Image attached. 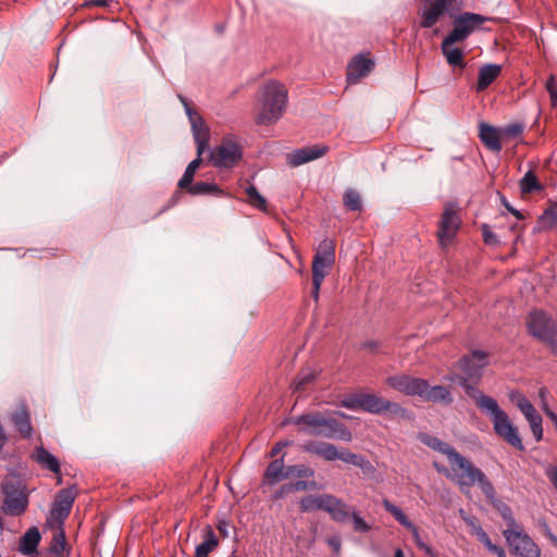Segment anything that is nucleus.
<instances>
[{
  "label": "nucleus",
  "mask_w": 557,
  "mask_h": 557,
  "mask_svg": "<svg viewBox=\"0 0 557 557\" xmlns=\"http://www.w3.org/2000/svg\"><path fill=\"white\" fill-rule=\"evenodd\" d=\"M186 189L191 196L211 194L222 196L224 194L223 190L216 184L207 182H197L195 184L191 183Z\"/></svg>",
  "instance_id": "obj_33"
},
{
  "label": "nucleus",
  "mask_w": 557,
  "mask_h": 557,
  "mask_svg": "<svg viewBox=\"0 0 557 557\" xmlns=\"http://www.w3.org/2000/svg\"><path fill=\"white\" fill-rule=\"evenodd\" d=\"M327 544L333 548L335 554H339L342 548V541L338 535L331 536L326 540Z\"/></svg>",
  "instance_id": "obj_53"
},
{
  "label": "nucleus",
  "mask_w": 557,
  "mask_h": 557,
  "mask_svg": "<svg viewBox=\"0 0 557 557\" xmlns=\"http://www.w3.org/2000/svg\"><path fill=\"white\" fill-rule=\"evenodd\" d=\"M330 494H321V495H308L301 498L300 500V510L302 512H310L314 510H325V505L327 502Z\"/></svg>",
  "instance_id": "obj_32"
},
{
  "label": "nucleus",
  "mask_w": 557,
  "mask_h": 557,
  "mask_svg": "<svg viewBox=\"0 0 557 557\" xmlns=\"http://www.w3.org/2000/svg\"><path fill=\"white\" fill-rule=\"evenodd\" d=\"M459 225L460 219L457 212L453 208H446L442 215L440 228L437 232L442 246L453 240L459 228Z\"/></svg>",
  "instance_id": "obj_19"
},
{
  "label": "nucleus",
  "mask_w": 557,
  "mask_h": 557,
  "mask_svg": "<svg viewBox=\"0 0 557 557\" xmlns=\"http://www.w3.org/2000/svg\"><path fill=\"white\" fill-rule=\"evenodd\" d=\"M216 30H218V33L222 34L224 32V26L223 25H218L216 26Z\"/></svg>",
  "instance_id": "obj_64"
},
{
  "label": "nucleus",
  "mask_w": 557,
  "mask_h": 557,
  "mask_svg": "<svg viewBox=\"0 0 557 557\" xmlns=\"http://www.w3.org/2000/svg\"><path fill=\"white\" fill-rule=\"evenodd\" d=\"M499 513L503 520L506 522L507 528L505 530H519L522 528L519 523H517L516 519L513 518L511 508L508 505L503 504L499 508Z\"/></svg>",
  "instance_id": "obj_44"
},
{
  "label": "nucleus",
  "mask_w": 557,
  "mask_h": 557,
  "mask_svg": "<svg viewBox=\"0 0 557 557\" xmlns=\"http://www.w3.org/2000/svg\"><path fill=\"white\" fill-rule=\"evenodd\" d=\"M11 421L24 438H32L34 428L30 421V412L25 401L17 404L14 412L11 414Z\"/></svg>",
  "instance_id": "obj_22"
},
{
  "label": "nucleus",
  "mask_w": 557,
  "mask_h": 557,
  "mask_svg": "<svg viewBox=\"0 0 557 557\" xmlns=\"http://www.w3.org/2000/svg\"><path fill=\"white\" fill-rule=\"evenodd\" d=\"M219 541L213 530L208 527L205 541L196 546L195 557H208V555L218 546Z\"/></svg>",
  "instance_id": "obj_34"
},
{
  "label": "nucleus",
  "mask_w": 557,
  "mask_h": 557,
  "mask_svg": "<svg viewBox=\"0 0 557 557\" xmlns=\"http://www.w3.org/2000/svg\"><path fill=\"white\" fill-rule=\"evenodd\" d=\"M307 453L317 455L326 461L342 460L346 463L360 468L363 473L372 474L375 471L373 465L364 456L349 451L338 450L334 444L319 441H307L301 445Z\"/></svg>",
  "instance_id": "obj_4"
},
{
  "label": "nucleus",
  "mask_w": 557,
  "mask_h": 557,
  "mask_svg": "<svg viewBox=\"0 0 557 557\" xmlns=\"http://www.w3.org/2000/svg\"><path fill=\"white\" fill-rule=\"evenodd\" d=\"M453 0H425L424 5L419 10V27L432 28L448 12Z\"/></svg>",
  "instance_id": "obj_14"
},
{
  "label": "nucleus",
  "mask_w": 557,
  "mask_h": 557,
  "mask_svg": "<svg viewBox=\"0 0 557 557\" xmlns=\"http://www.w3.org/2000/svg\"><path fill=\"white\" fill-rule=\"evenodd\" d=\"M366 348H369L371 350H374L377 348L379 344L376 342H367L363 345Z\"/></svg>",
  "instance_id": "obj_61"
},
{
  "label": "nucleus",
  "mask_w": 557,
  "mask_h": 557,
  "mask_svg": "<svg viewBox=\"0 0 557 557\" xmlns=\"http://www.w3.org/2000/svg\"><path fill=\"white\" fill-rule=\"evenodd\" d=\"M382 505L384 509L389 512L399 524L412 532L419 548L423 549L425 554H433L432 548L420 540L418 528L408 519V517L398 506L389 502L387 498H383Z\"/></svg>",
  "instance_id": "obj_17"
},
{
  "label": "nucleus",
  "mask_w": 557,
  "mask_h": 557,
  "mask_svg": "<svg viewBox=\"0 0 557 557\" xmlns=\"http://www.w3.org/2000/svg\"><path fill=\"white\" fill-rule=\"evenodd\" d=\"M292 493L289 483L282 485L273 495V499L277 500Z\"/></svg>",
  "instance_id": "obj_54"
},
{
  "label": "nucleus",
  "mask_w": 557,
  "mask_h": 557,
  "mask_svg": "<svg viewBox=\"0 0 557 557\" xmlns=\"http://www.w3.org/2000/svg\"><path fill=\"white\" fill-rule=\"evenodd\" d=\"M460 42L459 40L450 39V36H446L441 42V50L444 54L446 62L456 69L463 70L466 62L463 59V52L460 48L454 47V44Z\"/></svg>",
  "instance_id": "obj_24"
},
{
  "label": "nucleus",
  "mask_w": 557,
  "mask_h": 557,
  "mask_svg": "<svg viewBox=\"0 0 557 557\" xmlns=\"http://www.w3.org/2000/svg\"><path fill=\"white\" fill-rule=\"evenodd\" d=\"M545 88L549 94L550 102L553 107L557 106V83L554 75H550L545 84Z\"/></svg>",
  "instance_id": "obj_50"
},
{
  "label": "nucleus",
  "mask_w": 557,
  "mask_h": 557,
  "mask_svg": "<svg viewBox=\"0 0 557 557\" xmlns=\"http://www.w3.org/2000/svg\"><path fill=\"white\" fill-rule=\"evenodd\" d=\"M41 540L40 532L37 527L29 528L20 540L18 550L21 554L28 556L37 553L39 542Z\"/></svg>",
  "instance_id": "obj_29"
},
{
  "label": "nucleus",
  "mask_w": 557,
  "mask_h": 557,
  "mask_svg": "<svg viewBox=\"0 0 557 557\" xmlns=\"http://www.w3.org/2000/svg\"><path fill=\"white\" fill-rule=\"evenodd\" d=\"M426 380L406 374L394 375L386 379V384L392 388L407 395L422 398Z\"/></svg>",
  "instance_id": "obj_15"
},
{
  "label": "nucleus",
  "mask_w": 557,
  "mask_h": 557,
  "mask_svg": "<svg viewBox=\"0 0 557 557\" xmlns=\"http://www.w3.org/2000/svg\"><path fill=\"white\" fill-rule=\"evenodd\" d=\"M362 410L374 414L388 411L391 414L405 420L412 419V412L407 408H404L397 403L389 401L374 394L362 393Z\"/></svg>",
  "instance_id": "obj_11"
},
{
  "label": "nucleus",
  "mask_w": 557,
  "mask_h": 557,
  "mask_svg": "<svg viewBox=\"0 0 557 557\" xmlns=\"http://www.w3.org/2000/svg\"><path fill=\"white\" fill-rule=\"evenodd\" d=\"M290 485V488H292V493L293 492H299V491H306L307 488L311 487H315V482H311V483H308L306 481H297V482H294V483H289Z\"/></svg>",
  "instance_id": "obj_52"
},
{
  "label": "nucleus",
  "mask_w": 557,
  "mask_h": 557,
  "mask_svg": "<svg viewBox=\"0 0 557 557\" xmlns=\"http://www.w3.org/2000/svg\"><path fill=\"white\" fill-rule=\"evenodd\" d=\"M323 419L324 414L320 412H311L295 417L293 418L292 422L296 425H300L301 432L309 435L319 436Z\"/></svg>",
  "instance_id": "obj_26"
},
{
  "label": "nucleus",
  "mask_w": 557,
  "mask_h": 557,
  "mask_svg": "<svg viewBox=\"0 0 557 557\" xmlns=\"http://www.w3.org/2000/svg\"><path fill=\"white\" fill-rule=\"evenodd\" d=\"M548 416L553 420L555 428L557 429V414L554 412H549Z\"/></svg>",
  "instance_id": "obj_63"
},
{
  "label": "nucleus",
  "mask_w": 557,
  "mask_h": 557,
  "mask_svg": "<svg viewBox=\"0 0 557 557\" xmlns=\"http://www.w3.org/2000/svg\"><path fill=\"white\" fill-rule=\"evenodd\" d=\"M487 363V354L479 349L463 356L458 362L460 370L470 379H480Z\"/></svg>",
  "instance_id": "obj_16"
},
{
  "label": "nucleus",
  "mask_w": 557,
  "mask_h": 557,
  "mask_svg": "<svg viewBox=\"0 0 557 557\" xmlns=\"http://www.w3.org/2000/svg\"><path fill=\"white\" fill-rule=\"evenodd\" d=\"M422 400L434 404H441L444 406H450L454 401L453 394L449 387L444 385L431 386L429 382L425 383V388L422 394Z\"/></svg>",
  "instance_id": "obj_23"
},
{
  "label": "nucleus",
  "mask_w": 557,
  "mask_h": 557,
  "mask_svg": "<svg viewBox=\"0 0 557 557\" xmlns=\"http://www.w3.org/2000/svg\"><path fill=\"white\" fill-rule=\"evenodd\" d=\"M1 488L4 495L1 507L2 511L14 517L23 515L28 506V496L22 481L17 478L9 476L3 482Z\"/></svg>",
  "instance_id": "obj_6"
},
{
  "label": "nucleus",
  "mask_w": 557,
  "mask_h": 557,
  "mask_svg": "<svg viewBox=\"0 0 557 557\" xmlns=\"http://www.w3.org/2000/svg\"><path fill=\"white\" fill-rule=\"evenodd\" d=\"M335 243L324 238L318 246L312 260V281L323 282L335 263Z\"/></svg>",
  "instance_id": "obj_8"
},
{
  "label": "nucleus",
  "mask_w": 557,
  "mask_h": 557,
  "mask_svg": "<svg viewBox=\"0 0 557 557\" xmlns=\"http://www.w3.org/2000/svg\"><path fill=\"white\" fill-rule=\"evenodd\" d=\"M322 284H323V282H321V281H312L311 297L313 298V300L315 302L319 300L320 289H321Z\"/></svg>",
  "instance_id": "obj_55"
},
{
  "label": "nucleus",
  "mask_w": 557,
  "mask_h": 557,
  "mask_svg": "<svg viewBox=\"0 0 557 557\" xmlns=\"http://www.w3.org/2000/svg\"><path fill=\"white\" fill-rule=\"evenodd\" d=\"M503 203L506 207V209L510 213H512L518 220H522L524 218L523 214L519 210H517L513 207H511L505 199H504Z\"/></svg>",
  "instance_id": "obj_58"
},
{
  "label": "nucleus",
  "mask_w": 557,
  "mask_h": 557,
  "mask_svg": "<svg viewBox=\"0 0 557 557\" xmlns=\"http://www.w3.org/2000/svg\"><path fill=\"white\" fill-rule=\"evenodd\" d=\"M529 333L546 343L557 356V331L554 320L543 311H533L528 318Z\"/></svg>",
  "instance_id": "obj_7"
},
{
  "label": "nucleus",
  "mask_w": 557,
  "mask_h": 557,
  "mask_svg": "<svg viewBox=\"0 0 557 557\" xmlns=\"http://www.w3.org/2000/svg\"><path fill=\"white\" fill-rule=\"evenodd\" d=\"M32 459L42 469L49 470L54 474L61 473V467L58 458L49 453L42 446H37L32 453Z\"/></svg>",
  "instance_id": "obj_27"
},
{
  "label": "nucleus",
  "mask_w": 557,
  "mask_h": 557,
  "mask_svg": "<svg viewBox=\"0 0 557 557\" xmlns=\"http://www.w3.org/2000/svg\"><path fill=\"white\" fill-rule=\"evenodd\" d=\"M503 535L506 543L511 548L512 554L519 557L542 556L539 545L522 528L519 530H504Z\"/></svg>",
  "instance_id": "obj_9"
},
{
  "label": "nucleus",
  "mask_w": 557,
  "mask_h": 557,
  "mask_svg": "<svg viewBox=\"0 0 557 557\" xmlns=\"http://www.w3.org/2000/svg\"><path fill=\"white\" fill-rule=\"evenodd\" d=\"M541 224L546 228L557 226V202L550 205L542 214Z\"/></svg>",
  "instance_id": "obj_43"
},
{
  "label": "nucleus",
  "mask_w": 557,
  "mask_h": 557,
  "mask_svg": "<svg viewBox=\"0 0 557 557\" xmlns=\"http://www.w3.org/2000/svg\"><path fill=\"white\" fill-rule=\"evenodd\" d=\"M243 157L242 146L232 137H225L210 151V160L216 168H233Z\"/></svg>",
  "instance_id": "obj_10"
},
{
  "label": "nucleus",
  "mask_w": 557,
  "mask_h": 557,
  "mask_svg": "<svg viewBox=\"0 0 557 557\" xmlns=\"http://www.w3.org/2000/svg\"><path fill=\"white\" fill-rule=\"evenodd\" d=\"M324 511L338 523H345L351 519L352 530L357 533H367L372 529V524L366 521L360 511L352 509L351 506L334 495H329Z\"/></svg>",
  "instance_id": "obj_5"
},
{
  "label": "nucleus",
  "mask_w": 557,
  "mask_h": 557,
  "mask_svg": "<svg viewBox=\"0 0 557 557\" xmlns=\"http://www.w3.org/2000/svg\"><path fill=\"white\" fill-rule=\"evenodd\" d=\"M314 380V372L311 369H305L299 372L295 381L293 382V389L300 392Z\"/></svg>",
  "instance_id": "obj_42"
},
{
  "label": "nucleus",
  "mask_w": 557,
  "mask_h": 557,
  "mask_svg": "<svg viewBox=\"0 0 557 557\" xmlns=\"http://www.w3.org/2000/svg\"><path fill=\"white\" fill-rule=\"evenodd\" d=\"M487 21V17L471 12H463L454 18L453 30L448 34L450 39L463 41L473 32L480 28V26Z\"/></svg>",
  "instance_id": "obj_13"
},
{
  "label": "nucleus",
  "mask_w": 557,
  "mask_h": 557,
  "mask_svg": "<svg viewBox=\"0 0 557 557\" xmlns=\"http://www.w3.org/2000/svg\"><path fill=\"white\" fill-rule=\"evenodd\" d=\"M548 478L555 488H557V468H555L549 474Z\"/></svg>",
  "instance_id": "obj_59"
},
{
  "label": "nucleus",
  "mask_w": 557,
  "mask_h": 557,
  "mask_svg": "<svg viewBox=\"0 0 557 557\" xmlns=\"http://www.w3.org/2000/svg\"><path fill=\"white\" fill-rule=\"evenodd\" d=\"M468 376H449L450 382L457 381L466 394L471 397L479 410L485 414L493 424L495 434L513 448L523 451L524 445L520 436L518 426L515 425L508 413L503 410L497 400L483 394L469 383Z\"/></svg>",
  "instance_id": "obj_1"
},
{
  "label": "nucleus",
  "mask_w": 557,
  "mask_h": 557,
  "mask_svg": "<svg viewBox=\"0 0 557 557\" xmlns=\"http://www.w3.org/2000/svg\"><path fill=\"white\" fill-rule=\"evenodd\" d=\"M286 471L289 476H299V478H311L314 475V470L305 465H294L286 467Z\"/></svg>",
  "instance_id": "obj_45"
},
{
  "label": "nucleus",
  "mask_w": 557,
  "mask_h": 557,
  "mask_svg": "<svg viewBox=\"0 0 557 557\" xmlns=\"http://www.w3.org/2000/svg\"><path fill=\"white\" fill-rule=\"evenodd\" d=\"M393 557H405V554L401 548H397Z\"/></svg>",
  "instance_id": "obj_62"
},
{
  "label": "nucleus",
  "mask_w": 557,
  "mask_h": 557,
  "mask_svg": "<svg viewBox=\"0 0 557 557\" xmlns=\"http://www.w3.org/2000/svg\"><path fill=\"white\" fill-rule=\"evenodd\" d=\"M467 524L471 528L472 533L476 535L478 540L488 548L493 543L487 533L479 525L473 518L463 517Z\"/></svg>",
  "instance_id": "obj_40"
},
{
  "label": "nucleus",
  "mask_w": 557,
  "mask_h": 557,
  "mask_svg": "<svg viewBox=\"0 0 557 557\" xmlns=\"http://www.w3.org/2000/svg\"><path fill=\"white\" fill-rule=\"evenodd\" d=\"M57 531L53 535L51 550L55 554H61L65 546V533L63 527L54 528Z\"/></svg>",
  "instance_id": "obj_46"
},
{
  "label": "nucleus",
  "mask_w": 557,
  "mask_h": 557,
  "mask_svg": "<svg viewBox=\"0 0 557 557\" xmlns=\"http://www.w3.org/2000/svg\"><path fill=\"white\" fill-rule=\"evenodd\" d=\"M342 406L350 410H362V393H357L345 397Z\"/></svg>",
  "instance_id": "obj_47"
},
{
  "label": "nucleus",
  "mask_w": 557,
  "mask_h": 557,
  "mask_svg": "<svg viewBox=\"0 0 557 557\" xmlns=\"http://www.w3.org/2000/svg\"><path fill=\"white\" fill-rule=\"evenodd\" d=\"M434 467L438 472L449 475L447 468H445L444 466H440L437 462H434Z\"/></svg>",
  "instance_id": "obj_60"
},
{
  "label": "nucleus",
  "mask_w": 557,
  "mask_h": 557,
  "mask_svg": "<svg viewBox=\"0 0 557 557\" xmlns=\"http://www.w3.org/2000/svg\"><path fill=\"white\" fill-rule=\"evenodd\" d=\"M76 488L75 487H66L61 491L55 496L53 505L65 508L67 510H72L73 504L76 498Z\"/></svg>",
  "instance_id": "obj_35"
},
{
  "label": "nucleus",
  "mask_w": 557,
  "mask_h": 557,
  "mask_svg": "<svg viewBox=\"0 0 557 557\" xmlns=\"http://www.w3.org/2000/svg\"><path fill=\"white\" fill-rule=\"evenodd\" d=\"M288 478V473L286 471V467L284 466V459L277 458L271 461L264 472V481L273 485L282 480Z\"/></svg>",
  "instance_id": "obj_31"
},
{
  "label": "nucleus",
  "mask_w": 557,
  "mask_h": 557,
  "mask_svg": "<svg viewBox=\"0 0 557 557\" xmlns=\"http://www.w3.org/2000/svg\"><path fill=\"white\" fill-rule=\"evenodd\" d=\"M502 66L498 64H485L479 71L476 91L485 90L500 74Z\"/></svg>",
  "instance_id": "obj_30"
},
{
  "label": "nucleus",
  "mask_w": 557,
  "mask_h": 557,
  "mask_svg": "<svg viewBox=\"0 0 557 557\" xmlns=\"http://www.w3.org/2000/svg\"><path fill=\"white\" fill-rule=\"evenodd\" d=\"M246 194L248 196V202L261 210V211H267V200L258 191V189L256 188V186L253 185H249L247 188H246Z\"/></svg>",
  "instance_id": "obj_39"
},
{
  "label": "nucleus",
  "mask_w": 557,
  "mask_h": 557,
  "mask_svg": "<svg viewBox=\"0 0 557 557\" xmlns=\"http://www.w3.org/2000/svg\"><path fill=\"white\" fill-rule=\"evenodd\" d=\"M536 524L543 534L549 540L552 545L557 548V536L552 532L546 519L544 517L539 518Z\"/></svg>",
  "instance_id": "obj_48"
},
{
  "label": "nucleus",
  "mask_w": 557,
  "mask_h": 557,
  "mask_svg": "<svg viewBox=\"0 0 557 557\" xmlns=\"http://www.w3.org/2000/svg\"><path fill=\"white\" fill-rule=\"evenodd\" d=\"M70 510L65 508L58 507L52 504V507L47 517V525L50 528H61L63 527L65 520L70 516Z\"/></svg>",
  "instance_id": "obj_36"
},
{
  "label": "nucleus",
  "mask_w": 557,
  "mask_h": 557,
  "mask_svg": "<svg viewBox=\"0 0 557 557\" xmlns=\"http://www.w3.org/2000/svg\"><path fill=\"white\" fill-rule=\"evenodd\" d=\"M520 188L523 194L541 191L543 186L533 171H528L520 181Z\"/></svg>",
  "instance_id": "obj_37"
},
{
  "label": "nucleus",
  "mask_w": 557,
  "mask_h": 557,
  "mask_svg": "<svg viewBox=\"0 0 557 557\" xmlns=\"http://www.w3.org/2000/svg\"><path fill=\"white\" fill-rule=\"evenodd\" d=\"M523 125L521 123H512L502 128V134L508 138H515L522 134Z\"/></svg>",
  "instance_id": "obj_49"
},
{
  "label": "nucleus",
  "mask_w": 557,
  "mask_h": 557,
  "mask_svg": "<svg viewBox=\"0 0 557 557\" xmlns=\"http://www.w3.org/2000/svg\"><path fill=\"white\" fill-rule=\"evenodd\" d=\"M374 66L371 59L364 58L363 55H357L348 64L347 69V81L351 84L357 83L360 78L368 75Z\"/></svg>",
  "instance_id": "obj_25"
},
{
  "label": "nucleus",
  "mask_w": 557,
  "mask_h": 557,
  "mask_svg": "<svg viewBox=\"0 0 557 557\" xmlns=\"http://www.w3.org/2000/svg\"><path fill=\"white\" fill-rule=\"evenodd\" d=\"M329 151L326 145H313L295 149L287 154V163L290 166H299L323 157Z\"/></svg>",
  "instance_id": "obj_18"
},
{
  "label": "nucleus",
  "mask_w": 557,
  "mask_h": 557,
  "mask_svg": "<svg viewBox=\"0 0 557 557\" xmlns=\"http://www.w3.org/2000/svg\"><path fill=\"white\" fill-rule=\"evenodd\" d=\"M319 436L345 442L351 441V432L347 426L341 423L337 419L327 416H324Z\"/></svg>",
  "instance_id": "obj_21"
},
{
  "label": "nucleus",
  "mask_w": 557,
  "mask_h": 557,
  "mask_svg": "<svg viewBox=\"0 0 557 557\" xmlns=\"http://www.w3.org/2000/svg\"><path fill=\"white\" fill-rule=\"evenodd\" d=\"M420 440L431 449L447 457L454 478L460 487H471L478 484L487 498H494L495 488L484 472L459 454L451 445L429 434H421Z\"/></svg>",
  "instance_id": "obj_2"
},
{
  "label": "nucleus",
  "mask_w": 557,
  "mask_h": 557,
  "mask_svg": "<svg viewBox=\"0 0 557 557\" xmlns=\"http://www.w3.org/2000/svg\"><path fill=\"white\" fill-rule=\"evenodd\" d=\"M517 407L523 413L524 418L530 424L531 432L536 442H540L543 438V428L542 422L543 419L534 406L528 400L527 397L521 396L517 400Z\"/></svg>",
  "instance_id": "obj_20"
},
{
  "label": "nucleus",
  "mask_w": 557,
  "mask_h": 557,
  "mask_svg": "<svg viewBox=\"0 0 557 557\" xmlns=\"http://www.w3.org/2000/svg\"><path fill=\"white\" fill-rule=\"evenodd\" d=\"M343 200L345 207L350 211H359L362 209L361 197L359 193L354 189L346 190Z\"/></svg>",
  "instance_id": "obj_41"
},
{
  "label": "nucleus",
  "mask_w": 557,
  "mask_h": 557,
  "mask_svg": "<svg viewBox=\"0 0 557 557\" xmlns=\"http://www.w3.org/2000/svg\"><path fill=\"white\" fill-rule=\"evenodd\" d=\"M487 549L491 553L495 554L497 557H507L504 548L499 547V546H497L495 544H492Z\"/></svg>",
  "instance_id": "obj_57"
},
{
  "label": "nucleus",
  "mask_w": 557,
  "mask_h": 557,
  "mask_svg": "<svg viewBox=\"0 0 557 557\" xmlns=\"http://www.w3.org/2000/svg\"><path fill=\"white\" fill-rule=\"evenodd\" d=\"M202 162L201 160V156H199L197 153V158L194 159L186 168L183 176L181 177V180L178 181V187L181 189H185L187 188L194 181V176H195V173L196 171L198 170L200 163Z\"/></svg>",
  "instance_id": "obj_38"
},
{
  "label": "nucleus",
  "mask_w": 557,
  "mask_h": 557,
  "mask_svg": "<svg viewBox=\"0 0 557 557\" xmlns=\"http://www.w3.org/2000/svg\"><path fill=\"white\" fill-rule=\"evenodd\" d=\"M292 442L289 441H285V442H278L270 451V456L271 457H275L281 450L282 448L290 445Z\"/></svg>",
  "instance_id": "obj_56"
},
{
  "label": "nucleus",
  "mask_w": 557,
  "mask_h": 557,
  "mask_svg": "<svg viewBox=\"0 0 557 557\" xmlns=\"http://www.w3.org/2000/svg\"><path fill=\"white\" fill-rule=\"evenodd\" d=\"M479 129V137L483 145L493 152H499L502 150V144L496 127L482 122L480 123Z\"/></svg>",
  "instance_id": "obj_28"
},
{
  "label": "nucleus",
  "mask_w": 557,
  "mask_h": 557,
  "mask_svg": "<svg viewBox=\"0 0 557 557\" xmlns=\"http://www.w3.org/2000/svg\"><path fill=\"white\" fill-rule=\"evenodd\" d=\"M482 236L486 245H498L499 242L487 224L482 225Z\"/></svg>",
  "instance_id": "obj_51"
},
{
  "label": "nucleus",
  "mask_w": 557,
  "mask_h": 557,
  "mask_svg": "<svg viewBox=\"0 0 557 557\" xmlns=\"http://www.w3.org/2000/svg\"><path fill=\"white\" fill-rule=\"evenodd\" d=\"M181 102L185 108V112L191 125V132L197 145V153L201 156L209 146L210 133L203 119L193 110L186 98L178 96Z\"/></svg>",
  "instance_id": "obj_12"
},
{
  "label": "nucleus",
  "mask_w": 557,
  "mask_h": 557,
  "mask_svg": "<svg viewBox=\"0 0 557 557\" xmlns=\"http://www.w3.org/2000/svg\"><path fill=\"white\" fill-rule=\"evenodd\" d=\"M260 110L256 122L268 125L276 122L283 115L287 104V89L277 81L265 83L259 90Z\"/></svg>",
  "instance_id": "obj_3"
}]
</instances>
